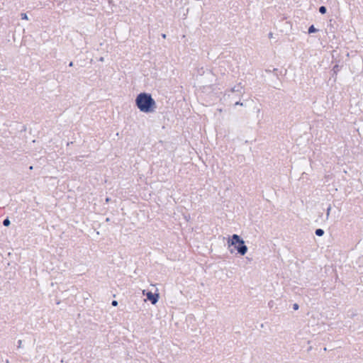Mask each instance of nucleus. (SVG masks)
Instances as JSON below:
<instances>
[{
    "mask_svg": "<svg viewBox=\"0 0 363 363\" xmlns=\"http://www.w3.org/2000/svg\"><path fill=\"white\" fill-rule=\"evenodd\" d=\"M135 106L143 113H152L156 109V102L149 93L142 92L138 94L135 98Z\"/></svg>",
    "mask_w": 363,
    "mask_h": 363,
    "instance_id": "1",
    "label": "nucleus"
},
{
    "mask_svg": "<svg viewBox=\"0 0 363 363\" xmlns=\"http://www.w3.org/2000/svg\"><path fill=\"white\" fill-rule=\"evenodd\" d=\"M228 250L231 253H233L235 250L240 255H245L248 249L243 239L237 234L233 235L228 239Z\"/></svg>",
    "mask_w": 363,
    "mask_h": 363,
    "instance_id": "2",
    "label": "nucleus"
},
{
    "mask_svg": "<svg viewBox=\"0 0 363 363\" xmlns=\"http://www.w3.org/2000/svg\"><path fill=\"white\" fill-rule=\"evenodd\" d=\"M233 93H235L236 94V96H238V97H240L244 94V93H245L244 86L242 85L241 83H238V84H236L235 86H233L230 89L227 90L225 91V95H228L230 97L231 94H233Z\"/></svg>",
    "mask_w": 363,
    "mask_h": 363,
    "instance_id": "3",
    "label": "nucleus"
},
{
    "mask_svg": "<svg viewBox=\"0 0 363 363\" xmlns=\"http://www.w3.org/2000/svg\"><path fill=\"white\" fill-rule=\"evenodd\" d=\"M147 298L151 302L152 304H155L157 303L160 296L159 294H153L151 291H147L146 293Z\"/></svg>",
    "mask_w": 363,
    "mask_h": 363,
    "instance_id": "4",
    "label": "nucleus"
},
{
    "mask_svg": "<svg viewBox=\"0 0 363 363\" xmlns=\"http://www.w3.org/2000/svg\"><path fill=\"white\" fill-rule=\"evenodd\" d=\"M315 233L317 236H323L324 235V230L321 228H318L315 230Z\"/></svg>",
    "mask_w": 363,
    "mask_h": 363,
    "instance_id": "5",
    "label": "nucleus"
},
{
    "mask_svg": "<svg viewBox=\"0 0 363 363\" xmlns=\"http://www.w3.org/2000/svg\"><path fill=\"white\" fill-rule=\"evenodd\" d=\"M317 31H318V29H316L313 25H311V26H309L308 30V33H314Z\"/></svg>",
    "mask_w": 363,
    "mask_h": 363,
    "instance_id": "6",
    "label": "nucleus"
},
{
    "mask_svg": "<svg viewBox=\"0 0 363 363\" xmlns=\"http://www.w3.org/2000/svg\"><path fill=\"white\" fill-rule=\"evenodd\" d=\"M318 11L321 14H325L327 12V9L325 6H321L319 7Z\"/></svg>",
    "mask_w": 363,
    "mask_h": 363,
    "instance_id": "7",
    "label": "nucleus"
},
{
    "mask_svg": "<svg viewBox=\"0 0 363 363\" xmlns=\"http://www.w3.org/2000/svg\"><path fill=\"white\" fill-rule=\"evenodd\" d=\"M340 69L341 67L340 65H335L333 68V71L335 74H337V73L340 70Z\"/></svg>",
    "mask_w": 363,
    "mask_h": 363,
    "instance_id": "8",
    "label": "nucleus"
},
{
    "mask_svg": "<svg viewBox=\"0 0 363 363\" xmlns=\"http://www.w3.org/2000/svg\"><path fill=\"white\" fill-rule=\"evenodd\" d=\"M10 224H11V222H10V220H9L8 218H5V219L3 220V225H4V226H6V227H7V226H9Z\"/></svg>",
    "mask_w": 363,
    "mask_h": 363,
    "instance_id": "9",
    "label": "nucleus"
},
{
    "mask_svg": "<svg viewBox=\"0 0 363 363\" xmlns=\"http://www.w3.org/2000/svg\"><path fill=\"white\" fill-rule=\"evenodd\" d=\"M21 19H23V20H28V19L27 14L25 13H21Z\"/></svg>",
    "mask_w": 363,
    "mask_h": 363,
    "instance_id": "10",
    "label": "nucleus"
},
{
    "mask_svg": "<svg viewBox=\"0 0 363 363\" xmlns=\"http://www.w3.org/2000/svg\"><path fill=\"white\" fill-rule=\"evenodd\" d=\"M330 211H331V206L329 205V206L327 208V212H326L327 218L329 217Z\"/></svg>",
    "mask_w": 363,
    "mask_h": 363,
    "instance_id": "11",
    "label": "nucleus"
},
{
    "mask_svg": "<svg viewBox=\"0 0 363 363\" xmlns=\"http://www.w3.org/2000/svg\"><path fill=\"white\" fill-rule=\"evenodd\" d=\"M298 308H299V306H298V303H294V304L293 305V308H294V310L296 311V310H298Z\"/></svg>",
    "mask_w": 363,
    "mask_h": 363,
    "instance_id": "12",
    "label": "nucleus"
},
{
    "mask_svg": "<svg viewBox=\"0 0 363 363\" xmlns=\"http://www.w3.org/2000/svg\"><path fill=\"white\" fill-rule=\"evenodd\" d=\"M111 305H112L113 306H118V301H116V300L112 301V302H111Z\"/></svg>",
    "mask_w": 363,
    "mask_h": 363,
    "instance_id": "13",
    "label": "nucleus"
},
{
    "mask_svg": "<svg viewBox=\"0 0 363 363\" xmlns=\"http://www.w3.org/2000/svg\"><path fill=\"white\" fill-rule=\"evenodd\" d=\"M234 105L235 106H238V105L242 106L243 104L239 101H236Z\"/></svg>",
    "mask_w": 363,
    "mask_h": 363,
    "instance_id": "14",
    "label": "nucleus"
},
{
    "mask_svg": "<svg viewBox=\"0 0 363 363\" xmlns=\"http://www.w3.org/2000/svg\"><path fill=\"white\" fill-rule=\"evenodd\" d=\"M21 344H22V340H19L18 341V346H17V347H18V348L21 347Z\"/></svg>",
    "mask_w": 363,
    "mask_h": 363,
    "instance_id": "15",
    "label": "nucleus"
},
{
    "mask_svg": "<svg viewBox=\"0 0 363 363\" xmlns=\"http://www.w3.org/2000/svg\"><path fill=\"white\" fill-rule=\"evenodd\" d=\"M69 67H72L73 66V62H70L69 64Z\"/></svg>",
    "mask_w": 363,
    "mask_h": 363,
    "instance_id": "16",
    "label": "nucleus"
},
{
    "mask_svg": "<svg viewBox=\"0 0 363 363\" xmlns=\"http://www.w3.org/2000/svg\"><path fill=\"white\" fill-rule=\"evenodd\" d=\"M162 36L163 38H166V35L165 34H162Z\"/></svg>",
    "mask_w": 363,
    "mask_h": 363,
    "instance_id": "17",
    "label": "nucleus"
},
{
    "mask_svg": "<svg viewBox=\"0 0 363 363\" xmlns=\"http://www.w3.org/2000/svg\"><path fill=\"white\" fill-rule=\"evenodd\" d=\"M109 201H110V199L109 198H106V201L108 202Z\"/></svg>",
    "mask_w": 363,
    "mask_h": 363,
    "instance_id": "18",
    "label": "nucleus"
},
{
    "mask_svg": "<svg viewBox=\"0 0 363 363\" xmlns=\"http://www.w3.org/2000/svg\"><path fill=\"white\" fill-rule=\"evenodd\" d=\"M272 36V33H270L269 34V38H271Z\"/></svg>",
    "mask_w": 363,
    "mask_h": 363,
    "instance_id": "19",
    "label": "nucleus"
}]
</instances>
